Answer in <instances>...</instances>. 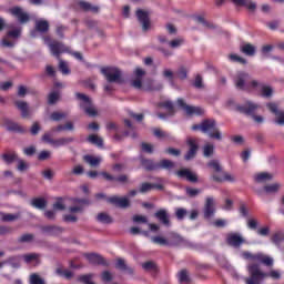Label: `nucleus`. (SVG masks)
<instances>
[{
  "label": "nucleus",
  "mask_w": 284,
  "mask_h": 284,
  "mask_svg": "<svg viewBox=\"0 0 284 284\" xmlns=\"http://www.w3.org/2000/svg\"><path fill=\"white\" fill-rule=\"evenodd\" d=\"M248 274L251 277H246V284H261L264 278L271 277L273 280H280L282 277L280 271H270V273H263L260 264H248Z\"/></svg>",
  "instance_id": "f257e3e1"
},
{
  "label": "nucleus",
  "mask_w": 284,
  "mask_h": 284,
  "mask_svg": "<svg viewBox=\"0 0 284 284\" xmlns=\"http://www.w3.org/2000/svg\"><path fill=\"white\" fill-rule=\"evenodd\" d=\"M193 131H201L204 134H209V138L217 141H222V133L216 126V120L214 119H204L202 123L194 124L192 126Z\"/></svg>",
  "instance_id": "f03ea898"
},
{
  "label": "nucleus",
  "mask_w": 284,
  "mask_h": 284,
  "mask_svg": "<svg viewBox=\"0 0 284 284\" xmlns=\"http://www.w3.org/2000/svg\"><path fill=\"white\" fill-rule=\"evenodd\" d=\"M242 258L251 261L252 263H260L266 267H272L274 265L273 257L266 255L265 253H250V251H242Z\"/></svg>",
  "instance_id": "7ed1b4c3"
},
{
  "label": "nucleus",
  "mask_w": 284,
  "mask_h": 284,
  "mask_svg": "<svg viewBox=\"0 0 284 284\" xmlns=\"http://www.w3.org/2000/svg\"><path fill=\"white\" fill-rule=\"evenodd\" d=\"M101 73L105 77L108 83L123 84L124 79L122 72L116 67H105L101 69Z\"/></svg>",
  "instance_id": "20e7f679"
},
{
  "label": "nucleus",
  "mask_w": 284,
  "mask_h": 284,
  "mask_svg": "<svg viewBox=\"0 0 284 284\" xmlns=\"http://www.w3.org/2000/svg\"><path fill=\"white\" fill-rule=\"evenodd\" d=\"M258 109V105L253 102H246L244 105H237V112L252 116L253 121L257 124L263 123L264 118L261 115H255V111Z\"/></svg>",
  "instance_id": "39448f33"
},
{
  "label": "nucleus",
  "mask_w": 284,
  "mask_h": 284,
  "mask_svg": "<svg viewBox=\"0 0 284 284\" xmlns=\"http://www.w3.org/2000/svg\"><path fill=\"white\" fill-rule=\"evenodd\" d=\"M75 97L78 100L83 103L80 104V108L84 111V113L90 118H95L98 115V111L93 108L90 98L83 93L77 92Z\"/></svg>",
  "instance_id": "423d86ee"
},
{
  "label": "nucleus",
  "mask_w": 284,
  "mask_h": 284,
  "mask_svg": "<svg viewBox=\"0 0 284 284\" xmlns=\"http://www.w3.org/2000/svg\"><path fill=\"white\" fill-rule=\"evenodd\" d=\"M246 243L247 241L240 233L231 232L226 234V244H229V246L240 248Z\"/></svg>",
  "instance_id": "0eeeda50"
},
{
  "label": "nucleus",
  "mask_w": 284,
  "mask_h": 284,
  "mask_svg": "<svg viewBox=\"0 0 284 284\" xmlns=\"http://www.w3.org/2000/svg\"><path fill=\"white\" fill-rule=\"evenodd\" d=\"M178 105L181 108L183 111L186 112L187 115H203L204 111L200 106H192L185 103L184 99L180 98L178 100Z\"/></svg>",
  "instance_id": "6e6552de"
},
{
  "label": "nucleus",
  "mask_w": 284,
  "mask_h": 284,
  "mask_svg": "<svg viewBox=\"0 0 284 284\" xmlns=\"http://www.w3.org/2000/svg\"><path fill=\"white\" fill-rule=\"evenodd\" d=\"M51 54L55 57L58 60H60V55L68 52V48L57 40L51 41L49 44Z\"/></svg>",
  "instance_id": "1a4fd4ad"
},
{
  "label": "nucleus",
  "mask_w": 284,
  "mask_h": 284,
  "mask_svg": "<svg viewBox=\"0 0 284 284\" xmlns=\"http://www.w3.org/2000/svg\"><path fill=\"white\" fill-rule=\"evenodd\" d=\"M108 203L119 207V209H128L130 207L131 203L128 196H118L112 195L106 199Z\"/></svg>",
  "instance_id": "9d476101"
},
{
  "label": "nucleus",
  "mask_w": 284,
  "mask_h": 284,
  "mask_svg": "<svg viewBox=\"0 0 284 284\" xmlns=\"http://www.w3.org/2000/svg\"><path fill=\"white\" fill-rule=\"evenodd\" d=\"M266 108L275 115V124L284 126V111H280L276 103H267Z\"/></svg>",
  "instance_id": "9b49d317"
},
{
  "label": "nucleus",
  "mask_w": 284,
  "mask_h": 284,
  "mask_svg": "<svg viewBox=\"0 0 284 284\" xmlns=\"http://www.w3.org/2000/svg\"><path fill=\"white\" fill-rule=\"evenodd\" d=\"M9 14L16 17L20 23H28L30 21V17L27 12H24L20 7H12L9 9Z\"/></svg>",
  "instance_id": "f8f14e48"
},
{
  "label": "nucleus",
  "mask_w": 284,
  "mask_h": 284,
  "mask_svg": "<svg viewBox=\"0 0 284 284\" xmlns=\"http://www.w3.org/2000/svg\"><path fill=\"white\" fill-rule=\"evenodd\" d=\"M154 217L165 227H171L172 222L170 220V214L166 209H160L154 213Z\"/></svg>",
  "instance_id": "ddd939ff"
},
{
  "label": "nucleus",
  "mask_w": 284,
  "mask_h": 284,
  "mask_svg": "<svg viewBox=\"0 0 284 284\" xmlns=\"http://www.w3.org/2000/svg\"><path fill=\"white\" fill-rule=\"evenodd\" d=\"M84 257L92 265H102L104 267L109 266V263L106 262V260H104L102 255H98V253H84Z\"/></svg>",
  "instance_id": "4468645a"
},
{
  "label": "nucleus",
  "mask_w": 284,
  "mask_h": 284,
  "mask_svg": "<svg viewBox=\"0 0 284 284\" xmlns=\"http://www.w3.org/2000/svg\"><path fill=\"white\" fill-rule=\"evenodd\" d=\"M160 108L168 110V113H158L159 119L166 120L175 114L174 104L172 101H164L159 104Z\"/></svg>",
  "instance_id": "2eb2a0df"
},
{
  "label": "nucleus",
  "mask_w": 284,
  "mask_h": 284,
  "mask_svg": "<svg viewBox=\"0 0 284 284\" xmlns=\"http://www.w3.org/2000/svg\"><path fill=\"white\" fill-rule=\"evenodd\" d=\"M252 89H261V97L262 98H271L273 95V89L270 85H264L263 83L252 80L251 81Z\"/></svg>",
  "instance_id": "dca6fc26"
},
{
  "label": "nucleus",
  "mask_w": 284,
  "mask_h": 284,
  "mask_svg": "<svg viewBox=\"0 0 284 284\" xmlns=\"http://www.w3.org/2000/svg\"><path fill=\"white\" fill-rule=\"evenodd\" d=\"M101 175L104 178V180L109 181V182H118L121 184H129L130 179L128 174H120L118 176H114L108 172H101Z\"/></svg>",
  "instance_id": "f3484780"
},
{
  "label": "nucleus",
  "mask_w": 284,
  "mask_h": 284,
  "mask_svg": "<svg viewBox=\"0 0 284 284\" xmlns=\"http://www.w3.org/2000/svg\"><path fill=\"white\" fill-rule=\"evenodd\" d=\"M214 214H215L214 197L206 196V202L204 203V219L209 220L213 217Z\"/></svg>",
  "instance_id": "a211bd4d"
},
{
  "label": "nucleus",
  "mask_w": 284,
  "mask_h": 284,
  "mask_svg": "<svg viewBox=\"0 0 284 284\" xmlns=\"http://www.w3.org/2000/svg\"><path fill=\"white\" fill-rule=\"evenodd\" d=\"M187 144H189V146H190V150H189L187 153L185 154L184 159H185V161H191V160L195 159L196 153H197V151H199V145H197L196 140H195V139H192V138H190V139L187 140Z\"/></svg>",
  "instance_id": "6ab92c4d"
},
{
  "label": "nucleus",
  "mask_w": 284,
  "mask_h": 284,
  "mask_svg": "<svg viewBox=\"0 0 284 284\" xmlns=\"http://www.w3.org/2000/svg\"><path fill=\"white\" fill-rule=\"evenodd\" d=\"M176 175L180 179H186L191 183H197L199 181L197 174L193 173L190 169H181L176 172Z\"/></svg>",
  "instance_id": "aec40b11"
},
{
  "label": "nucleus",
  "mask_w": 284,
  "mask_h": 284,
  "mask_svg": "<svg viewBox=\"0 0 284 284\" xmlns=\"http://www.w3.org/2000/svg\"><path fill=\"white\" fill-rule=\"evenodd\" d=\"M250 79V74L246 72H240L237 75H235V79H233V82H235V89L237 90H245V82Z\"/></svg>",
  "instance_id": "412c9836"
},
{
  "label": "nucleus",
  "mask_w": 284,
  "mask_h": 284,
  "mask_svg": "<svg viewBox=\"0 0 284 284\" xmlns=\"http://www.w3.org/2000/svg\"><path fill=\"white\" fill-rule=\"evenodd\" d=\"M136 17H138V20L140 21V23L143 26V31L146 32V30H149V28H150L149 13L142 9H139L136 11Z\"/></svg>",
  "instance_id": "4be33fe9"
},
{
  "label": "nucleus",
  "mask_w": 284,
  "mask_h": 284,
  "mask_svg": "<svg viewBox=\"0 0 284 284\" xmlns=\"http://www.w3.org/2000/svg\"><path fill=\"white\" fill-rule=\"evenodd\" d=\"M240 52L248 58H252L256 54V47L251 43H245L240 47Z\"/></svg>",
  "instance_id": "5701e85b"
},
{
  "label": "nucleus",
  "mask_w": 284,
  "mask_h": 284,
  "mask_svg": "<svg viewBox=\"0 0 284 284\" xmlns=\"http://www.w3.org/2000/svg\"><path fill=\"white\" fill-rule=\"evenodd\" d=\"M183 242L184 240L180 234L172 232L168 239V246H179Z\"/></svg>",
  "instance_id": "b1692460"
},
{
  "label": "nucleus",
  "mask_w": 284,
  "mask_h": 284,
  "mask_svg": "<svg viewBox=\"0 0 284 284\" xmlns=\"http://www.w3.org/2000/svg\"><path fill=\"white\" fill-rule=\"evenodd\" d=\"M235 6H242L246 8V10H250L251 12H254L256 10V3L252 2V0H232Z\"/></svg>",
  "instance_id": "393cba45"
},
{
  "label": "nucleus",
  "mask_w": 284,
  "mask_h": 284,
  "mask_svg": "<svg viewBox=\"0 0 284 284\" xmlns=\"http://www.w3.org/2000/svg\"><path fill=\"white\" fill-rule=\"evenodd\" d=\"M14 105L18 108V110L21 112V118L27 119L29 118V106L28 103L24 101H16Z\"/></svg>",
  "instance_id": "a878e982"
},
{
  "label": "nucleus",
  "mask_w": 284,
  "mask_h": 284,
  "mask_svg": "<svg viewBox=\"0 0 284 284\" xmlns=\"http://www.w3.org/2000/svg\"><path fill=\"white\" fill-rule=\"evenodd\" d=\"M7 130L9 132L19 133V134L27 133V129L16 122H8Z\"/></svg>",
  "instance_id": "bb28decb"
},
{
  "label": "nucleus",
  "mask_w": 284,
  "mask_h": 284,
  "mask_svg": "<svg viewBox=\"0 0 284 284\" xmlns=\"http://www.w3.org/2000/svg\"><path fill=\"white\" fill-rule=\"evenodd\" d=\"M42 231L49 235H58L63 232V227L58 225H44L42 226Z\"/></svg>",
  "instance_id": "cd10ccee"
},
{
  "label": "nucleus",
  "mask_w": 284,
  "mask_h": 284,
  "mask_svg": "<svg viewBox=\"0 0 284 284\" xmlns=\"http://www.w3.org/2000/svg\"><path fill=\"white\" fill-rule=\"evenodd\" d=\"M78 6L83 12H94V13L99 12L98 7H93L91 3L83 0L79 1Z\"/></svg>",
  "instance_id": "c85d7f7f"
},
{
  "label": "nucleus",
  "mask_w": 284,
  "mask_h": 284,
  "mask_svg": "<svg viewBox=\"0 0 284 284\" xmlns=\"http://www.w3.org/2000/svg\"><path fill=\"white\" fill-rule=\"evenodd\" d=\"M50 26L47 20H37L36 21V30L37 32H40L41 34H45L48 32Z\"/></svg>",
  "instance_id": "c756f323"
},
{
  "label": "nucleus",
  "mask_w": 284,
  "mask_h": 284,
  "mask_svg": "<svg viewBox=\"0 0 284 284\" xmlns=\"http://www.w3.org/2000/svg\"><path fill=\"white\" fill-rule=\"evenodd\" d=\"M31 206L38 210H43L47 206V200L43 197H33L30 202Z\"/></svg>",
  "instance_id": "7c9ffc66"
},
{
  "label": "nucleus",
  "mask_w": 284,
  "mask_h": 284,
  "mask_svg": "<svg viewBox=\"0 0 284 284\" xmlns=\"http://www.w3.org/2000/svg\"><path fill=\"white\" fill-rule=\"evenodd\" d=\"M87 141L92 144L95 145L98 148H103V139L97 134H90L87 139Z\"/></svg>",
  "instance_id": "2f4dec72"
},
{
  "label": "nucleus",
  "mask_w": 284,
  "mask_h": 284,
  "mask_svg": "<svg viewBox=\"0 0 284 284\" xmlns=\"http://www.w3.org/2000/svg\"><path fill=\"white\" fill-rule=\"evenodd\" d=\"M55 274L60 277H64L68 281H70L73 277L72 271H68V268H62L61 266L55 268Z\"/></svg>",
  "instance_id": "473e14b6"
},
{
  "label": "nucleus",
  "mask_w": 284,
  "mask_h": 284,
  "mask_svg": "<svg viewBox=\"0 0 284 284\" xmlns=\"http://www.w3.org/2000/svg\"><path fill=\"white\" fill-rule=\"evenodd\" d=\"M174 168V162L168 159H163L160 163H156V170H172Z\"/></svg>",
  "instance_id": "72a5a7b5"
},
{
  "label": "nucleus",
  "mask_w": 284,
  "mask_h": 284,
  "mask_svg": "<svg viewBox=\"0 0 284 284\" xmlns=\"http://www.w3.org/2000/svg\"><path fill=\"white\" fill-rule=\"evenodd\" d=\"M141 164L146 171L158 170V163H154L153 160L142 159Z\"/></svg>",
  "instance_id": "f704fd0d"
},
{
  "label": "nucleus",
  "mask_w": 284,
  "mask_h": 284,
  "mask_svg": "<svg viewBox=\"0 0 284 284\" xmlns=\"http://www.w3.org/2000/svg\"><path fill=\"white\" fill-rule=\"evenodd\" d=\"M74 141L73 138H60V139H55L53 142V146L54 148H61V146H65L69 145L70 143H72Z\"/></svg>",
  "instance_id": "c9c22d12"
},
{
  "label": "nucleus",
  "mask_w": 284,
  "mask_h": 284,
  "mask_svg": "<svg viewBox=\"0 0 284 284\" xmlns=\"http://www.w3.org/2000/svg\"><path fill=\"white\" fill-rule=\"evenodd\" d=\"M115 267L122 272H128L129 274L134 273L133 268H130V266H126L124 260H122L121 257L118 258Z\"/></svg>",
  "instance_id": "e433bc0d"
},
{
  "label": "nucleus",
  "mask_w": 284,
  "mask_h": 284,
  "mask_svg": "<svg viewBox=\"0 0 284 284\" xmlns=\"http://www.w3.org/2000/svg\"><path fill=\"white\" fill-rule=\"evenodd\" d=\"M83 160L92 168L99 166V164L101 163V160L99 158H95L90 154L84 155Z\"/></svg>",
  "instance_id": "4c0bfd02"
},
{
  "label": "nucleus",
  "mask_w": 284,
  "mask_h": 284,
  "mask_svg": "<svg viewBox=\"0 0 284 284\" xmlns=\"http://www.w3.org/2000/svg\"><path fill=\"white\" fill-rule=\"evenodd\" d=\"M272 179H273V175L268 172H261V173H257L255 176V181L258 183L271 181Z\"/></svg>",
  "instance_id": "58836bf2"
},
{
  "label": "nucleus",
  "mask_w": 284,
  "mask_h": 284,
  "mask_svg": "<svg viewBox=\"0 0 284 284\" xmlns=\"http://www.w3.org/2000/svg\"><path fill=\"white\" fill-rule=\"evenodd\" d=\"M213 181L217 182V183H222V182H234L235 179L229 174V173H224V176H220V175H213Z\"/></svg>",
  "instance_id": "ea45409f"
},
{
  "label": "nucleus",
  "mask_w": 284,
  "mask_h": 284,
  "mask_svg": "<svg viewBox=\"0 0 284 284\" xmlns=\"http://www.w3.org/2000/svg\"><path fill=\"white\" fill-rule=\"evenodd\" d=\"M202 154L204 158L210 159L214 154V144H204V149H202Z\"/></svg>",
  "instance_id": "a19ab883"
},
{
  "label": "nucleus",
  "mask_w": 284,
  "mask_h": 284,
  "mask_svg": "<svg viewBox=\"0 0 284 284\" xmlns=\"http://www.w3.org/2000/svg\"><path fill=\"white\" fill-rule=\"evenodd\" d=\"M97 221L102 223V224H111L112 223V217L108 213L101 212V213L98 214Z\"/></svg>",
  "instance_id": "79ce46f5"
},
{
  "label": "nucleus",
  "mask_w": 284,
  "mask_h": 284,
  "mask_svg": "<svg viewBox=\"0 0 284 284\" xmlns=\"http://www.w3.org/2000/svg\"><path fill=\"white\" fill-rule=\"evenodd\" d=\"M179 281L181 284L183 283H191V277L189 275V271H186V268H183L182 271H180L179 273Z\"/></svg>",
  "instance_id": "37998d69"
},
{
  "label": "nucleus",
  "mask_w": 284,
  "mask_h": 284,
  "mask_svg": "<svg viewBox=\"0 0 284 284\" xmlns=\"http://www.w3.org/2000/svg\"><path fill=\"white\" fill-rule=\"evenodd\" d=\"M2 160L7 163V164H11L14 161H18V155L17 153L12 152V153H4L2 154Z\"/></svg>",
  "instance_id": "c03bdc74"
},
{
  "label": "nucleus",
  "mask_w": 284,
  "mask_h": 284,
  "mask_svg": "<svg viewBox=\"0 0 284 284\" xmlns=\"http://www.w3.org/2000/svg\"><path fill=\"white\" fill-rule=\"evenodd\" d=\"M153 190V183H150V182H143L140 184V189H139V192L141 194H145V193H149Z\"/></svg>",
  "instance_id": "a18cd8bd"
},
{
  "label": "nucleus",
  "mask_w": 284,
  "mask_h": 284,
  "mask_svg": "<svg viewBox=\"0 0 284 284\" xmlns=\"http://www.w3.org/2000/svg\"><path fill=\"white\" fill-rule=\"evenodd\" d=\"M152 242L161 246H169V240L160 235L152 236Z\"/></svg>",
  "instance_id": "49530a36"
},
{
  "label": "nucleus",
  "mask_w": 284,
  "mask_h": 284,
  "mask_svg": "<svg viewBox=\"0 0 284 284\" xmlns=\"http://www.w3.org/2000/svg\"><path fill=\"white\" fill-rule=\"evenodd\" d=\"M154 135L158 138V139H169V140H173V138L171 136V134L166 131H163L161 129H155L154 130Z\"/></svg>",
  "instance_id": "de8ad7c7"
},
{
  "label": "nucleus",
  "mask_w": 284,
  "mask_h": 284,
  "mask_svg": "<svg viewBox=\"0 0 284 284\" xmlns=\"http://www.w3.org/2000/svg\"><path fill=\"white\" fill-rule=\"evenodd\" d=\"M229 60H231V62L233 63H240L242 65H246L247 64V60L237 55V54H231L229 55Z\"/></svg>",
  "instance_id": "09e8293b"
},
{
  "label": "nucleus",
  "mask_w": 284,
  "mask_h": 284,
  "mask_svg": "<svg viewBox=\"0 0 284 284\" xmlns=\"http://www.w3.org/2000/svg\"><path fill=\"white\" fill-rule=\"evenodd\" d=\"M280 187H281V184H278V183L267 184V185H264V192L265 193H276V192H278Z\"/></svg>",
  "instance_id": "8fccbe9b"
},
{
  "label": "nucleus",
  "mask_w": 284,
  "mask_h": 284,
  "mask_svg": "<svg viewBox=\"0 0 284 284\" xmlns=\"http://www.w3.org/2000/svg\"><path fill=\"white\" fill-rule=\"evenodd\" d=\"M186 215H187V210L186 209H184V207H176L175 209V217L179 221H183Z\"/></svg>",
  "instance_id": "3c124183"
},
{
  "label": "nucleus",
  "mask_w": 284,
  "mask_h": 284,
  "mask_svg": "<svg viewBox=\"0 0 284 284\" xmlns=\"http://www.w3.org/2000/svg\"><path fill=\"white\" fill-rule=\"evenodd\" d=\"M59 70L63 75H69L71 73L67 62L61 59H59Z\"/></svg>",
  "instance_id": "603ef678"
},
{
  "label": "nucleus",
  "mask_w": 284,
  "mask_h": 284,
  "mask_svg": "<svg viewBox=\"0 0 284 284\" xmlns=\"http://www.w3.org/2000/svg\"><path fill=\"white\" fill-rule=\"evenodd\" d=\"M201 193H202V190H200V189H195V187H191V186L186 187V195L191 199L196 197Z\"/></svg>",
  "instance_id": "864d4df0"
},
{
  "label": "nucleus",
  "mask_w": 284,
  "mask_h": 284,
  "mask_svg": "<svg viewBox=\"0 0 284 284\" xmlns=\"http://www.w3.org/2000/svg\"><path fill=\"white\" fill-rule=\"evenodd\" d=\"M67 118V114L65 113H63V112H52L51 113V115H50V119H51V121H53V122H59V121H61V120H63V119H65Z\"/></svg>",
  "instance_id": "5fc2aeb1"
},
{
  "label": "nucleus",
  "mask_w": 284,
  "mask_h": 284,
  "mask_svg": "<svg viewBox=\"0 0 284 284\" xmlns=\"http://www.w3.org/2000/svg\"><path fill=\"white\" fill-rule=\"evenodd\" d=\"M206 166H209L210 169H213V171L220 173L222 171V166L220 165L217 160H211L209 161V163L206 164Z\"/></svg>",
  "instance_id": "6e6d98bb"
},
{
  "label": "nucleus",
  "mask_w": 284,
  "mask_h": 284,
  "mask_svg": "<svg viewBox=\"0 0 284 284\" xmlns=\"http://www.w3.org/2000/svg\"><path fill=\"white\" fill-rule=\"evenodd\" d=\"M283 240V234L281 232H276L271 236V242L275 245H280Z\"/></svg>",
  "instance_id": "4d7b16f0"
},
{
  "label": "nucleus",
  "mask_w": 284,
  "mask_h": 284,
  "mask_svg": "<svg viewBox=\"0 0 284 284\" xmlns=\"http://www.w3.org/2000/svg\"><path fill=\"white\" fill-rule=\"evenodd\" d=\"M93 275L89 273L88 275H80L78 277V281L82 284H95L94 282H91Z\"/></svg>",
  "instance_id": "13d9d810"
},
{
  "label": "nucleus",
  "mask_w": 284,
  "mask_h": 284,
  "mask_svg": "<svg viewBox=\"0 0 284 284\" xmlns=\"http://www.w3.org/2000/svg\"><path fill=\"white\" fill-rule=\"evenodd\" d=\"M19 219V214L4 213L2 214V222H13Z\"/></svg>",
  "instance_id": "bf43d9fd"
},
{
  "label": "nucleus",
  "mask_w": 284,
  "mask_h": 284,
  "mask_svg": "<svg viewBox=\"0 0 284 284\" xmlns=\"http://www.w3.org/2000/svg\"><path fill=\"white\" fill-rule=\"evenodd\" d=\"M33 240V234L32 233H26L22 234L19 239V243H30Z\"/></svg>",
  "instance_id": "052dcab7"
},
{
  "label": "nucleus",
  "mask_w": 284,
  "mask_h": 284,
  "mask_svg": "<svg viewBox=\"0 0 284 284\" xmlns=\"http://www.w3.org/2000/svg\"><path fill=\"white\" fill-rule=\"evenodd\" d=\"M40 257L38 253H29L28 255H23V260L26 263H31L32 261H37Z\"/></svg>",
  "instance_id": "680f3d73"
},
{
  "label": "nucleus",
  "mask_w": 284,
  "mask_h": 284,
  "mask_svg": "<svg viewBox=\"0 0 284 284\" xmlns=\"http://www.w3.org/2000/svg\"><path fill=\"white\" fill-rule=\"evenodd\" d=\"M193 85L197 90H202L204 88L203 78L201 77V74L196 75V79H195Z\"/></svg>",
  "instance_id": "e2e57ef3"
},
{
  "label": "nucleus",
  "mask_w": 284,
  "mask_h": 284,
  "mask_svg": "<svg viewBox=\"0 0 284 284\" xmlns=\"http://www.w3.org/2000/svg\"><path fill=\"white\" fill-rule=\"evenodd\" d=\"M30 283L31 284H44L43 280H41L40 275H37V273L31 274Z\"/></svg>",
  "instance_id": "0e129e2a"
},
{
  "label": "nucleus",
  "mask_w": 284,
  "mask_h": 284,
  "mask_svg": "<svg viewBox=\"0 0 284 284\" xmlns=\"http://www.w3.org/2000/svg\"><path fill=\"white\" fill-rule=\"evenodd\" d=\"M54 141H55V140L52 139V135H51V133H49V132H45V133L42 135V142H44V143L51 144V145L53 146Z\"/></svg>",
  "instance_id": "69168bd1"
},
{
  "label": "nucleus",
  "mask_w": 284,
  "mask_h": 284,
  "mask_svg": "<svg viewBox=\"0 0 284 284\" xmlns=\"http://www.w3.org/2000/svg\"><path fill=\"white\" fill-rule=\"evenodd\" d=\"M184 43V39L180 38V39H175L169 42V45L171 48H180L181 45H183Z\"/></svg>",
  "instance_id": "338daca9"
},
{
  "label": "nucleus",
  "mask_w": 284,
  "mask_h": 284,
  "mask_svg": "<svg viewBox=\"0 0 284 284\" xmlns=\"http://www.w3.org/2000/svg\"><path fill=\"white\" fill-rule=\"evenodd\" d=\"M59 100V94L57 92H52L49 94V98H48V103L50 105H53L57 103V101Z\"/></svg>",
  "instance_id": "774afa93"
}]
</instances>
